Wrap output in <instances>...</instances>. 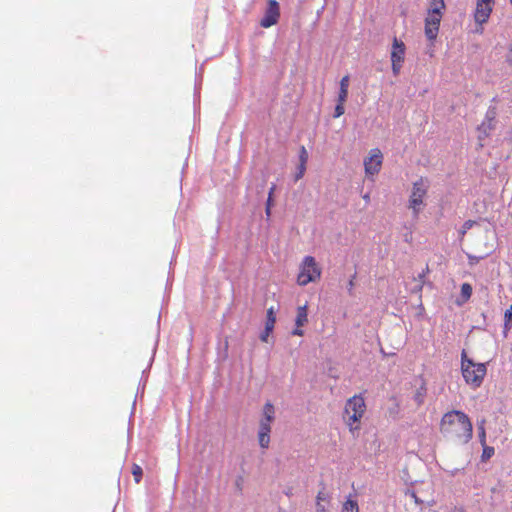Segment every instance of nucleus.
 Returning <instances> with one entry per match:
<instances>
[{
	"label": "nucleus",
	"mask_w": 512,
	"mask_h": 512,
	"mask_svg": "<svg viewBox=\"0 0 512 512\" xmlns=\"http://www.w3.org/2000/svg\"><path fill=\"white\" fill-rule=\"evenodd\" d=\"M440 432L446 439L462 445L471 440L473 426L467 414L460 410H451L442 416Z\"/></svg>",
	"instance_id": "obj_1"
},
{
	"label": "nucleus",
	"mask_w": 512,
	"mask_h": 512,
	"mask_svg": "<svg viewBox=\"0 0 512 512\" xmlns=\"http://www.w3.org/2000/svg\"><path fill=\"white\" fill-rule=\"evenodd\" d=\"M365 411L366 403L362 395H354L346 401L343 420L350 432L354 433L360 429V422Z\"/></svg>",
	"instance_id": "obj_2"
},
{
	"label": "nucleus",
	"mask_w": 512,
	"mask_h": 512,
	"mask_svg": "<svg viewBox=\"0 0 512 512\" xmlns=\"http://www.w3.org/2000/svg\"><path fill=\"white\" fill-rule=\"evenodd\" d=\"M445 7L444 0H430L429 9L425 17L424 32L426 38L431 42L435 41L438 36Z\"/></svg>",
	"instance_id": "obj_3"
},
{
	"label": "nucleus",
	"mask_w": 512,
	"mask_h": 512,
	"mask_svg": "<svg viewBox=\"0 0 512 512\" xmlns=\"http://www.w3.org/2000/svg\"><path fill=\"white\" fill-rule=\"evenodd\" d=\"M461 371L465 382L476 389L481 386L487 369L485 364L473 362L463 351L461 354Z\"/></svg>",
	"instance_id": "obj_4"
},
{
	"label": "nucleus",
	"mask_w": 512,
	"mask_h": 512,
	"mask_svg": "<svg viewBox=\"0 0 512 512\" xmlns=\"http://www.w3.org/2000/svg\"><path fill=\"white\" fill-rule=\"evenodd\" d=\"M322 269L313 256H305L299 266L297 283L300 286H306L311 282H316L321 278Z\"/></svg>",
	"instance_id": "obj_5"
},
{
	"label": "nucleus",
	"mask_w": 512,
	"mask_h": 512,
	"mask_svg": "<svg viewBox=\"0 0 512 512\" xmlns=\"http://www.w3.org/2000/svg\"><path fill=\"white\" fill-rule=\"evenodd\" d=\"M263 416L259 423L258 441L259 445L266 449L270 444L271 423L275 418V409L270 402L264 405Z\"/></svg>",
	"instance_id": "obj_6"
},
{
	"label": "nucleus",
	"mask_w": 512,
	"mask_h": 512,
	"mask_svg": "<svg viewBox=\"0 0 512 512\" xmlns=\"http://www.w3.org/2000/svg\"><path fill=\"white\" fill-rule=\"evenodd\" d=\"M427 190L428 185L425 179L420 178L413 183L409 198V208L413 210L415 216H418L421 206L424 204V198L427 194Z\"/></svg>",
	"instance_id": "obj_7"
},
{
	"label": "nucleus",
	"mask_w": 512,
	"mask_h": 512,
	"mask_svg": "<svg viewBox=\"0 0 512 512\" xmlns=\"http://www.w3.org/2000/svg\"><path fill=\"white\" fill-rule=\"evenodd\" d=\"M405 52V44L401 40H398L396 37H394L391 50V66L395 76L400 73L402 64L405 59Z\"/></svg>",
	"instance_id": "obj_8"
},
{
	"label": "nucleus",
	"mask_w": 512,
	"mask_h": 512,
	"mask_svg": "<svg viewBox=\"0 0 512 512\" xmlns=\"http://www.w3.org/2000/svg\"><path fill=\"white\" fill-rule=\"evenodd\" d=\"M383 162V154L378 148H373L369 152V156L364 159L365 174L372 177L381 170Z\"/></svg>",
	"instance_id": "obj_9"
},
{
	"label": "nucleus",
	"mask_w": 512,
	"mask_h": 512,
	"mask_svg": "<svg viewBox=\"0 0 512 512\" xmlns=\"http://www.w3.org/2000/svg\"><path fill=\"white\" fill-rule=\"evenodd\" d=\"M494 4L495 0H477L474 12L475 22L478 24L486 23L492 13Z\"/></svg>",
	"instance_id": "obj_10"
},
{
	"label": "nucleus",
	"mask_w": 512,
	"mask_h": 512,
	"mask_svg": "<svg viewBox=\"0 0 512 512\" xmlns=\"http://www.w3.org/2000/svg\"><path fill=\"white\" fill-rule=\"evenodd\" d=\"M280 17L279 4L276 0H269L264 17L260 21L263 28H269L275 25Z\"/></svg>",
	"instance_id": "obj_11"
},
{
	"label": "nucleus",
	"mask_w": 512,
	"mask_h": 512,
	"mask_svg": "<svg viewBox=\"0 0 512 512\" xmlns=\"http://www.w3.org/2000/svg\"><path fill=\"white\" fill-rule=\"evenodd\" d=\"M329 495L324 491H319L316 496V511L317 512H327V507L323 502L329 503Z\"/></svg>",
	"instance_id": "obj_12"
},
{
	"label": "nucleus",
	"mask_w": 512,
	"mask_h": 512,
	"mask_svg": "<svg viewBox=\"0 0 512 512\" xmlns=\"http://www.w3.org/2000/svg\"><path fill=\"white\" fill-rule=\"evenodd\" d=\"M308 321V315H307V305H303L298 307L297 309V316L295 319V324L297 327L304 326Z\"/></svg>",
	"instance_id": "obj_13"
},
{
	"label": "nucleus",
	"mask_w": 512,
	"mask_h": 512,
	"mask_svg": "<svg viewBox=\"0 0 512 512\" xmlns=\"http://www.w3.org/2000/svg\"><path fill=\"white\" fill-rule=\"evenodd\" d=\"M275 323H276L275 310L273 307H270L267 310V316H266V322H265L266 330L273 331Z\"/></svg>",
	"instance_id": "obj_14"
},
{
	"label": "nucleus",
	"mask_w": 512,
	"mask_h": 512,
	"mask_svg": "<svg viewBox=\"0 0 512 512\" xmlns=\"http://www.w3.org/2000/svg\"><path fill=\"white\" fill-rule=\"evenodd\" d=\"M341 512H360L357 501L347 498L342 504Z\"/></svg>",
	"instance_id": "obj_15"
},
{
	"label": "nucleus",
	"mask_w": 512,
	"mask_h": 512,
	"mask_svg": "<svg viewBox=\"0 0 512 512\" xmlns=\"http://www.w3.org/2000/svg\"><path fill=\"white\" fill-rule=\"evenodd\" d=\"M472 295V286L469 283H463L461 286V296L467 301Z\"/></svg>",
	"instance_id": "obj_16"
},
{
	"label": "nucleus",
	"mask_w": 512,
	"mask_h": 512,
	"mask_svg": "<svg viewBox=\"0 0 512 512\" xmlns=\"http://www.w3.org/2000/svg\"><path fill=\"white\" fill-rule=\"evenodd\" d=\"M132 474L136 483H139L142 479L143 471L140 465L134 464L132 466Z\"/></svg>",
	"instance_id": "obj_17"
},
{
	"label": "nucleus",
	"mask_w": 512,
	"mask_h": 512,
	"mask_svg": "<svg viewBox=\"0 0 512 512\" xmlns=\"http://www.w3.org/2000/svg\"><path fill=\"white\" fill-rule=\"evenodd\" d=\"M426 395V389L424 387H421L415 394L414 400L418 405H422L424 402V398Z\"/></svg>",
	"instance_id": "obj_18"
},
{
	"label": "nucleus",
	"mask_w": 512,
	"mask_h": 512,
	"mask_svg": "<svg viewBox=\"0 0 512 512\" xmlns=\"http://www.w3.org/2000/svg\"><path fill=\"white\" fill-rule=\"evenodd\" d=\"M308 161V152L304 146H301L299 151V163L307 164Z\"/></svg>",
	"instance_id": "obj_19"
},
{
	"label": "nucleus",
	"mask_w": 512,
	"mask_h": 512,
	"mask_svg": "<svg viewBox=\"0 0 512 512\" xmlns=\"http://www.w3.org/2000/svg\"><path fill=\"white\" fill-rule=\"evenodd\" d=\"M344 104L345 103H341V102L337 103V105L335 107L334 115H333L334 118H338L344 114V112H345Z\"/></svg>",
	"instance_id": "obj_20"
},
{
	"label": "nucleus",
	"mask_w": 512,
	"mask_h": 512,
	"mask_svg": "<svg viewBox=\"0 0 512 512\" xmlns=\"http://www.w3.org/2000/svg\"><path fill=\"white\" fill-rule=\"evenodd\" d=\"M505 61L506 63L512 67V41L510 42L506 55H505Z\"/></svg>",
	"instance_id": "obj_21"
},
{
	"label": "nucleus",
	"mask_w": 512,
	"mask_h": 512,
	"mask_svg": "<svg viewBox=\"0 0 512 512\" xmlns=\"http://www.w3.org/2000/svg\"><path fill=\"white\" fill-rule=\"evenodd\" d=\"M484 446V449H483V454H482V458L483 459H489L493 454H494V448L493 447H488V446Z\"/></svg>",
	"instance_id": "obj_22"
},
{
	"label": "nucleus",
	"mask_w": 512,
	"mask_h": 512,
	"mask_svg": "<svg viewBox=\"0 0 512 512\" xmlns=\"http://www.w3.org/2000/svg\"><path fill=\"white\" fill-rule=\"evenodd\" d=\"M306 171V164L299 163L298 172L296 173L295 180L301 179Z\"/></svg>",
	"instance_id": "obj_23"
},
{
	"label": "nucleus",
	"mask_w": 512,
	"mask_h": 512,
	"mask_svg": "<svg viewBox=\"0 0 512 512\" xmlns=\"http://www.w3.org/2000/svg\"><path fill=\"white\" fill-rule=\"evenodd\" d=\"M348 97V90H339L337 102L345 103Z\"/></svg>",
	"instance_id": "obj_24"
},
{
	"label": "nucleus",
	"mask_w": 512,
	"mask_h": 512,
	"mask_svg": "<svg viewBox=\"0 0 512 512\" xmlns=\"http://www.w3.org/2000/svg\"><path fill=\"white\" fill-rule=\"evenodd\" d=\"M349 80H350V78L348 75H345L344 77H342V79L340 80V89L348 90Z\"/></svg>",
	"instance_id": "obj_25"
},
{
	"label": "nucleus",
	"mask_w": 512,
	"mask_h": 512,
	"mask_svg": "<svg viewBox=\"0 0 512 512\" xmlns=\"http://www.w3.org/2000/svg\"><path fill=\"white\" fill-rule=\"evenodd\" d=\"M479 438L482 443V445H485L486 443V433L483 424L479 426Z\"/></svg>",
	"instance_id": "obj_26"
},
{
	"label": "nucleus",
	"mask_w": 512,
	"mask_h": 512,
	"mask_svg": "<svg viewBox=\"0 0 512 512\" xmlns=\"http://www.w3.org/2000/svg\"><path fill=\"white\" fill-rule=\"evenodd\" d=\"M472 225H473V222H472L471 220L466 221V222L464 223V225H463V229H462V230H461V232H460L461 236H464V235H465V233H466V231H467L468 229H470V228L472 227Z\"/></svg>",
	"instance_id": "obj_27"
},
{
	"label": "nucleus",
	"mask_w": 512,
	"mask_h": 512,
	"mask_svg": "<svg viewBox=\"0 0 512 512\" xmlns=\"http://www.w3.org/2000/svg\"><path fill=\"white\" fill-rule=\"evenodd\" d=\"M481 259H482V257H478V256H474V255H468V260H469V264L470 265L477 264Z\"/></svg>",
	"instance_id": "obj_28"
},
{
	"label": "nucleus",
	"mask_w": 512,
	"mask_h": 512,
	"mask_svg": "<svg viewBox=\"0 0 512 512\" xmlns=\"http://www.w3.org/2000/svg\"><path fill=\"white\" fill-rule=\"evenodd\" d=\"M275 189H276V186H275V184H273L272 187L270 188L266 205L272 206V195H273Z\"/></svg>",
	"instance_id": "obj_29"
},
{
	"label": "nucleus",
	"mask_w": 512,
	"mask_h": 512,
	"mask_svg": "<svg viewBox=\"0 0 512 512\" xmlns=\"http://www.w3.org/2000/svg\"><path fill=\"white\" fill-rule=\"evenodd\" d=\"M272 331H267L266 328L264 329V331L261 333L260 335V339L261 341L263 342H267V338L269 336V334L271 333Z\"/></svg>",
	"instance_id": "obj_30"
},
{
	"label": "nucleus",
	"mask_w": 512,
	"mask_h": 512,
	"mask_svg": "<svg viewBox=\"0 0 512 512\" xmlns=\"http://www.w3.org/2000/svg\"><path fill=\"white\" fill-rule=\"evenodd\" d=\"M505 317L509 320V321H512V305L510 306V308L505 312Z\"/></svg>",
	"instance_id": "obj_31"
},
{
	"label": "nucleus",
	"mask_w": 512,
	"mask_h": 512,
	"mask_svg": "<svg viewBox=\"0 0 512 512\" xmlns=\"http://www.w3.org/2000/svg\"><path fill=\"white\" fill-rule=\"evenodd\" d=\"M293 335L302 336L303 330L301 329V327H296L293 331Z\"/></svg>",
	"instance_id": "obj_32"
},
{
	"label": "nucleus",
	"mask_w": 512,
	"mask_h": 512,
	"mask_svg": "<svg viewBox=\"0 0 512 512\" xmlns=\"http://www.w3.org/2000/svg\"><path fill=\"white\" fill-rule=\"evenodd\" d=\"M271 213V206L266 205V215L269 217Z\"/></svg>",
	"instance_id": "obj_33"
},
{
	"label": "nucleus",
	"mask_w": 512,
	"mask_h": 512,
	"mask_svg": "<svg viewBox=\"0 0 512 512\" xmlns=\"http://www.w3.org/2000/svg\"><path fill=\"white\" fill-rule=\"evenodd\" d=\"M353 286H354V281H353V279H351L349 281V291H351L353 289Z\"/></svg>",
	"instance_id": "obj_34"
},
{
	"label": "nucleus",
	"mask_w": 512,
	"mask_h": 512,
	"mask_svg": "<svg viewBox=\"0 0 512 512\" xmlns=\"http://www.w3.org/2000/svg\"><path fill=\"white\" fill-rule=\"evenodd\" d=\"M511 4H512V0H510Z\"/></svg>",
	"instance_id": "obj_35"
}]
</instances>
